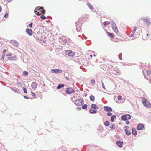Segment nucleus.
I'll use <instances>...</instances> for the list:
<instances>
[{"label": "nucleus", "instance_id": "obj_1", "mask_svg": "<svg viewBox=\"0 0 151 151\" xmlns=\"http://www.w3.org/2000/svg\"><path fill=\"white\" fill-rule=\"evenodd\" d=\"M34 13L37 15H40L42 14H44L45 12V10L42 7L37 6L36 7L34 11Z\"/></svg>", "mask_w": 151, "mask_h": 151}, {"label": "nucleus", "instance_id": "obj_2", "mask_svg": "<svg viewBox=\"0 0 151 151\" xmlns=\"http://www.w3.org/2000/svg\"><path fill=\"white\" fill-rule=\"evenodd\" d=\"M143 73L144 77L146 79L149 77H151V71L149 69L144 70L143 71Z\"/></svg>", "mask_w": 151, "mask_h": 151}, {"label": "nucleus", "instance_id": "obj_3", "mask_svg": "<svg viewBox=\"0 0 151 151\" xmlns=\"http://www.w3.org/2000/svg\"><path fill=\"white\" fill-rule=\"evenodd\" d=\"M131 116L129 114L124 115L121 117V120L123 121H126L131 119Z\"/></svg>", "mask_w": 151, "mask_h": 151}, {"label": "nucleus", "instance_id": "obj_4", "mask_svg": "<svg viewBox=\"0 0 151 151\" xmlns=\"http://www.w3.org/2000/svg\"><path fill=\"white\" fill-rule=\"evenodd\" d=\"M75 104L77 106H81L83 104V102L81 99H78L75 102Z\"/></svg>", "mask_w": 151, "mask_h": 151}, {"label": "nucleus", "instance_id": "obj_5", "mask_svg": "<svg viewBox=\"0 0 151 151\" xmlns=\"http://www.w3.org/2000/svg\"><path fill=\"white\" fill-rule=\"evenodd\" d=\"M65 91L66 93L68 94H71L72 93L75 92V91L71 88H66Z\"/></svg>", "mask_w": 151, "mask_h": 151}, {"label": "nucleus", "instance_id": "obj_6", "mask_svg": "<svg viewBox=\"0 0 151 151\" xmlns=\"http://www.w3.org/2000/svg\"><path fill=\"white\" fill-rule=\"evenodd\" d=\"M65 53L66 55L70 57H73L75 55L74 52H72L70 50H68L65 51Z\"/></svg>", "mask_w": 151, "mask_h": 151}, {"label": "nucleus", "instance_id": "obj_7", "mask_svg": "<svg viewBox=\"0 0 151 151\" xmlns=\"http://www.w3.org/2000/svg\"><path fill=\"white\" fill-rule=\"evenodd\" d=\"M143 19L145 24L147 25L148 26H150L151 24V23L148 18H143Z\"/></svg>", "mask_w": 151, "mask_h": 151}, {"label": "nucleus", "instance_id": "obj_8", "mask_svg": "<svg viewBox=\"0 0 151 151\" xmlns=\"http://www.w3.org/2000/svg\"><path fill=\"white\" fill-rule=\"evenodd\" d=\"M51 72L53 73L58 74L61 73L62 70L59 69H52L51 70Z\"/></svg>", "mask_w": 151, "mask_h": 151}, {"label": "nucleus", "instance_id": "obj_9", "mask_svg": "<svg viewBox=\"0 0 151 151\" xmlns=\"http://www.w3.org/2000/svg\"><path fill=\"white\" fill-rule=\"evenodd\" d=\"M82 18H80L78 19L77 22H76V26H81L82 24Z\"/></svg>", "mask_w": 151, "mask_h": 151}, {"label": "nucleus", "instance_id": "obj_10", "mask_svg": "<svg viewBox=\"0 0 151 151\" xmlns=\"http://www.w3.org/2000/svg\"><path fill=\"white\" fill-rule=\"evenodd\" d=\"M144 99L142 101V103L146 107H149L150 106L149 104H148L147 101V99L145 98H144Z\"/></svg>", "mask_w": 151, "mask_h": 151}, {"label": "nucleus", "instance_id": "obj_11", "mask_svg": "<svg viewBox=\"0 0 151 151\" xmlns=\"http://www.w3.org/2000/svg\"><path fill=\"white\" fill-rule=\"evenodd\" d=\"M10 42L14 46H17L18 45V42L15 40H12L10 41Z\"/></svg>", "mask_w": 151, "mask_h": 151}, {"label": "nucleus", "instance_id": "obj_12", "mask_svg": "<svg viewBox=\"0 0 151 151\" xmlns=\"http://www.w3.org/2000/svg\"><path fill=\"white\" fill-rule=\"evenodd\" d=\"M144 127V125L142 124L139 123L138 124L137 127V129L139 130L142 129Z\"/></svg>", "mask_w": 151, "mask_h": 151}, {"label": "nucleus", "instance_id": "obj_13", "mask_svg": "<svg viewBox=\"0 0 151 151\" xmlns=\"http://www.w3.org/2000/svg\"><path fill=\"white\" fill-rule=\"evenodd\" d=\"M104 110L106 111L111 112L112 111V109L111 107L107 106H105L104 107Z\"/></svg>", "mask_w": 151, "mask_h": 151}, {"label": "nucleus", "instance_id": "obj_14", "mask_svg": "<svg viewBox=\"0 0 151 151\" xmlns=\"http://www.w3.org/2000/svg\"><path fill=\"white\" fill-rule=\"evenodd\" d=\"M26 33L28 34L29 36H31L32 35L33 32L32 30L29 29H27L26 30Z\"/></svg>", "mask_w": 151, "mask_h": 151}, {"label": "nucleus", "instance_id": "obj_15", "mask_svg": "<svg viewBox=\"0 0 151 151\" xmlns=\"http://www.w3.org/2000/svg\"><path fill=\"white\" fill-rule=\"evenodd\" d=\"M116 144L119 147H122L123 146V142H121L120 141H117L116 142Z\"/></svg>", "mask_w": 151, "mask_h": 151}, {"label": "nucleus", "instance_id": "obj_16", "mask_svg": "<svg viewBox=\"0 0 151 151\" xmlns=\"http://www.w3.org/2000/svg\"><path fill=\"white\" fill-rule=\"evenodd\" d=\"M12 91H14L15 93H17L18 94H20V90L17 88H11Z\"/></svg>", "mask_w": 151, "mask_h": 151}, {"label": "nucleus", "instance_id": "obj_17", "mask_svg": "<svg viewBox=\"0 0 151 151\" xmlns=\"http://www.w3.org/2000/svg\"><path fill=\"white\" fill-rule=\"evenodd\" d=\"M87 5L88 7L90 8V9L93 12H94L95 11V9L93 8V7L92 6L91 4L89 3H88L87 4Z\"/></svg>", "mask_w": 151, "mask_h": 151}, {"label": "nucleus", "instance_id": "obj_18", "mask_svg": "<svg viewBox=\"0 0 151 151\" xmlns=\"http://www.w3.org/2000/svg\"><path fill=\"white\" fill-rule=\"evenodd\" d=\"M132 134L134 135H136L137 134V132L136 129L132 127Z\"/></svg>", "mask_w": 151, "mask_h": 151}, {"label": "nucleus", "instance_id": "obj_19", "mask_svg": "<svg viewBox=\"0 0 151 151\" xmlns=\"http://www.w3.org/2000/svg\"><path fill=\"white\" fill-rule=\"evenodd\" d=\"M37 86V84L35 82H32L31 84V87L34 89H35L36 88Z\"/></svg>", "mask_w": 151, "mask_h": 151}, {"label": "nucleus", "instance_id": "obj_20", "mask_svg": "<svg viewBox=\"0 0 151 151\" xmlns=\"http://www.w3.org/2000/svg\"><path fill=\"white\" fill-rule=\"evenodd\" d=\"M112 28L113 30L116 33V34L118 33L119 31L117 26L114 27H112Z\"/></svg>", "mask_w": 151, "mask_h": 151}, {"label": "nucleus", "instance_id": "obj_21", "mask_svg": "<svg viewBox=\"0 0 151 151\" xmlns=\"http://www.w3.org/2000/svg\"><path fill=\"white\" fill-rule=\"evenodd\" d=\"M91 107L92 109H93L95 110L99 109V107L95 104H93L91 105Z\"/></svg>", "mask_w": 151, "mask_h": 151}, {"label": "nucleus", "instance_id": "obj_22", "mask_svg": "<svg viewBox=\"0 0 151 151\" xmlns=\"http://www.w3.org/2000/svg\"><path fill=\"white\" fill-rule=\"evenodd\" d=\"M65 86V85L63 84H60L57 87V89H61L62 88L64 87Z\"/></svg>", "mask_w": 151, "mask_h": 151}, {"label": "nucleus", "instance_id": "obj_23", "mask_svg": "<svg viewBox=\"0 0 151 151\" xmlns=\"http://www.w3.org/2000/svg\"><path fill=\"white\" fill-rule=\"evenodd\" d=\"M124 130L126 132L125 134L126 135L129 136L131 134V132H130V131H129L127 130V129H125Z\"/></svg>", "mask_w": 151, "mask_h": 151}, {"label": "nucleus", "instance_id": "obj_24", "mask_svg": "<svg viewBox=\"0 0 151 151\" xmlns=\"http://www.w3.org/2000/svg\"><path fill=\"white\" fill-rule=\"evenodd\" d=\"M89 112L91 114H95L97 113V111L93 109L92 108H90L89 109Z\"/></svg>", "mask_w": 151, "mask_h": 151}, {"label": "nucleus", "instance_id": "obj_25", "mask_svg": "<svg viewBox=\"0 0 151 151\" xmlns=\"http://www.w3.org/2000/svg\"><path fill=\"white\" fill-rule=\"evenodd\" d=\"M16 59V57L14 56H13L12 57H8V59L9 60H15Z\"/></svg>", "mask_w": 151, "mask_h": 151}, {"label": "nucleus", "instance_id": "obj_26", "mask_svg": "<svg viewBox=\"0 0 151 151\" xmlns=\"http://www.w3.org/2000/svg\"><path fill=\"white\" fill-rule=\"evenodd\" d=\"M108 36L110 37L113 38H114V35L113 33H110V32H107Z\"/></svg>", "mask_w": 151, "mask_h": 151}, {"label": "nucleus", "instance_id": "obj_27", "mask_svg": "<svg viewBox=\"0 0 151 151\" xmlns=\"http://www.w3.org/2000/svg\"><path fill=\"white\" fill-rule=\"evenodd\" d=\"M116 116L115 115H112L111 117V121L112 122H114V119L116 118Z\"/></svg>", "mask_w": 151, "mask_h": 151}, {"label": "nucleus", "instance_id": "obj_28", "mask_svg": "<svg viewBox=\"0 0 151 151\" xmlns=\"http://www.w3.org/2000/svg\"><path fill=\"white\" fill-rule=\"evenodd\" d=\"M28 74V72L26 71H24L22 74V75L23 76H27Z\"/></svg>", "mask_w": 151, "mask_h": 151}, {"label": "nucleus", "instance_id": "obj_29", "mask_svg": "<svg viewBox=\"0 0 151 151\" xmlns=\"http://www.w3.org/2000/svg\"><path fill=\"white\" fill-rule=\"evenodd\" d=\"M104 124L105 126L106 127H107L109 125L110 123L108 121H106L104 123Z\"/></svg>", "mask_w": 151, "mask_h": 151}, {"label": "nucleus", "instance_id": "obj_30", "mask_svg": "<svg viewBox=\"0 0 151 151\" xmlns=\"http://www.w3.org/2000/svg\"><path fill=\"white\" fill-rule=\"evenodd\" d=\"M90 99L91 101H93L95 100V98L93 96L91 95L90 96Z\"/></svg>", "mask_w": 151, "mask_h": 151}, {"label": "nucleus", "instance_id": "obj_31", "mask_svg": "<svg viewBox=\"0 0 151 151\" xmlns=\"http://www.w3.org/2000/svg\"><path fill=\"white\" fill-rule=\"evenodd\" d=\"M87 105L86 104H85L82 106V108L83 109H86L87 108Z\"/></svg>", "mask_w": 151, "mask_h": 151}, {"label": "nucleus", "instance_id": "obj_32", "mask_svg": "<svg viewBox=\"0 0 151 151\" xmlns=\"http://www.w3.org/2000/svg\"><path fill=\"white\" fill-rule=\"evenodd\" d=\"M110 22H109V21H105L104 22L103 24H104L105 25V26H107L109 24H110Z\"/></svg>", "mask_w": 151, "mask_h": 151}, {"label": "nucleus", "instance_id": "obj_33", "mask_svg": "<svg viewBox=\"0 0 151 151\" xmlns=\"http://www.w3.org/2000/svg\"><path fill=\"white\" fill-rule=\"evenodd\" d=\"M76 26V30L78 32H80L81 29V26Z\"/></svg>", "mask_w": 151, "mask_h": 151}, {"label": "nucleus", "instance_id": "obj_34", "mask_svg": "<svg viewBox=\"0 0 151 151\" xmlns=\"http://www.w3.org/2000/svg\"><path fill=\"white\" fill-rule=\"evenodd\" d=\"M23 91H24V93H27V91L26 88L25 87H23Z\"/></svg>", "mask_w": 151, "mask_h": 151}, {"label": "nucleus", "instance_id": "obj_35", "mask_svg": "<svg viewBox=\"0 0 151 151\" xmlns=\"http://www.w3.org/2000/svg\"><path fill=\"white\" fill-rule=\"evenodd\" d=\"M137 29V27L136 26H135L134 27V29L132 31V33H135V32L136 30Z\"/></svg>", "mask_w": 151, "mask_h": 151}, {"label": "nucleus", "instance_id": "obj_36", "mask_svg": "<svg viewBox=\"0 0 151 151\" xmlns=\"http://www.w3.org/2000/svg\"><path fill=\"white\" fill-rule=\"evenodd\" d=\"M40 18L43 20H45L46 19V17L43 15H41L40 17Z\"/></svg>", "mask_w": 151, "mask_h": 151}, {"label": "nucleus", "instance_id": "obj_37", "mask_svg": "<svg viewBox=\"0 0 151 151\" xmlns=\"http://www.w3.org/2000/svg\"><path fill=\"white\" fill-rule=\"evenodd\" d=\"M112 27H114L116 26L115 23V22H114V21H112Z\"/></svg>", "mask_w": 151, "mask_h": 151}, {"label": "nucleus", "instance_id": "obj_38", "mask_svg": "<svg viewBox=\"0 0 151 151\" xmlns=\"http://www.w3.org/2000/svg\"><path fill=\"white\" fill-rule=\"evenodd\" d=\"M122 97L121 95H119L118 96V100L119 101L121 100L122 99Z\"/></svg>", "mask_w": 151, "mask_h": 151}, {"label": "nucleus", "instance_id": "obj_39", "mask_svg": "<svg viewBox=\"0 0 151 151\" xmlns=\"http://www.w3.org/2000/svg\"><path fill=\"white\" fill-rule=\"evenodd\" d=\"M91 83H94V84H95V80L93 79H92L91 81Z\"/></svg>", "mask_w": 151, "mask_h": 151}, {"label": "nucleus", "instance_id": "obj_40", "mask_svg": "<svg viewBox=\"0 0 151 151\" xmlns=\"http://www.w3.org/2000/svg\"><path fill=\"white\" fill-rule=\"evenodd\" d=\"M31 95L34 97L36 96V95L32 91L31 92Z\"/></svg>", "mask_w": 151, "mask_h": 151}, {"label": "nucleus", "instance_id": "obj_41", "mask_svg": "<svg viewBox=\"0 0 151 151\" xmlns=\"http://www.w3.org/2000/svg\"><path fill=\"white\" fill-rule=\"evenodd\" d=\"M107 114L108 116H109L112 115V113L111 112H107Z\"/></svg>", "mask_w": 151, "mask_h": 151}, {"label": "nucleus", "instance_id": "obj_42", "mask_svg": "<svg viewBox=\"0 0 151 151\" xmlns=\"http://www.w3.org/2000/svg\"><path fill=\"white\" fill-rule=\"evenodd\" d=\"M115 126V124H113L111 126H110V128L112 129H114V127Z\"/></svg>", "mask_w": 151, "mask_h": 151}, {"label": "nucleus", "instance_id": "obj_43", "mask_svg": "<svg viewBox=\"0 0 151 151\" xmlns=\"http://www.w3.org/2000/svg\"><path fill=\"white\" fill-rule=\"evenodd\" d=\"M5 56V54H3V55H2L1 56V60H3L4 59V57Z\"/></svg>", "mask_w": 151, "mask_h": 151}, {"label": "nucleus", "instance_id": "obj_44", "mask_svg": "<svg viewBox=\"0 0 151 151\" xmlns=\"http://www.w3.org/2000/svg\"><path fill=\"white\" fill-rule=\"evenodd\" d=\"M8 16V14L7 13H6L5 14L4 16V17L5 18H7Z\"/></svg>", "mask_w": 151, "mask_h": 151}, {"label": "nucleus", "instance_id": "obj_45", "mask_svg": "<svg viewBox=\"0 0 151 151\" xmlns=\"http://www.w3.org/2000/svg\"><path fill=\"white\" fill-rule=\"evenodd\" d=\"M102 86L103 88L104 89H105L106 88H105V86L103 83L102 82Z\"/></svg>", "mask_w": 151, "mask_h": 151}, {"label": "nucleus", "instance_id": "obj_46", "mask_svg": "<svg viewBox=\"0 0 151 151\" xmlns=\"http://www.w3.org/2000/svg\"><path fill=\"white\" fill-rule=\"evenodd\" d=\"M129 123L130 122L129 121H128V120L126 121V125H128L129 124Z\"/></svg>", "mask_w": 151, "mask_h": 151}, {"label": "nucleus", "instance_id": "obj_47", "mask_svg": "<svg viewBox=\"0 0 151 151\" xmlns=\"http://www.w3.org/2000/svg\"><path fill=\"white\" fill-rule=\"evenodd\" d=\"M33 24V23L31 22V23L29 24V27L30 28H32V25Z\"/></svg>", "mask_w": 151, "mask_h": 151}, {"label": "nucleus", "instance_id": "obj_48", "mask_svg": "<svg viewBox=\"0 0 151 151\" xmlns=\"http://www.w3.org/2000/svg\"><path fill=\"white\" fill-rule=\"evenodd\" d=\"M135 33H132V34L130 35V36L131 37H134V35Z\"/></svg>", "mask_w": 151, "mask_h": 151}, {"label": "nucleus", "instance_id": "obj_49", "mask_svg": "<svg viewBox=\"0 0 151 151\" xmlns=\"http://www.w3.org/2000/svg\"><path fill=\"white\" fill-rule=\"evenodd\" d=\"M119 59H120V60H122V57H121V54H120L119 55Z\"/></svg>", "mask_w": 151, "mask_h": 151}, {"label": "nucleus", "instance_id": "obj_50", "mask_svg": "<svg viewBox=\"0 0 151 151\" xmlns=\"http://www.w3.org/2000/svg\"><path fill=\"white\" fill-rule=\"evenodd\" d=\"M6 49H4L3 50V54H4V53L6 52Z\"/></svg>", "mask_w": 151, "mask_h": 151}, {"label": "nucleus", "instance_id": "obj_51", "mask_svg": "<svg viewBox=\"0 0 151 151\" xmlns=\"http://www.w3.org/2000/svg\"><path fill=\"white\" fill-rule=\"evenodd\" d=\"M12 55V53H10L9 54H8L6 55V56H10L11 57Z\"/></svg>", "mask_w": 151, "mask_h": 151}, {"label": "nucleus", "instance_id": "obj_52", "mask_svg": "<svg viewBox=\"0 0 151 151\" xmlns=\"http://www.w3.org/2000/svg\"><path fill=\"white\" fill-rule=\"evenodd\" d=\"M82 36L84 37V38H85V39L86 40V39H87V37H86L85 36V35H84V34H83L82 35Z\"/></svg>", "mask_w": 151, "mask_h": 151}, {"label": "nucleus", "instance_id": "obj_53", "mask_svg": "<svg viewBox=\"0 0 151 151\" xmlns=\"http://www.w3.org/2000/svg\"><path fill=\"white\" fill-rule=\"evenodd\" d=\"M24 98L25 99H28L29 98L27 96H24Z\"/></svg>", "mask_w": 151, "mask_h": 151}, {"label": "nucleus", "instance_id": "obj_54", "mask_svg": "<svg viewBox=\"0 0 151 151\" xmlns=\"http://www.w3.org/2000/svg\"><path fill=\"white\" fill-rule=\"evenodd\" d=\"M63 43H65H65H66V42H67V40H65H65H63Z\"/></svg>", "mask_w": 151, "mask_h": 151}, {"label": "nucleus", "instance_id": "obj_55", "mask_svg": "<svg viewBox=\"0 0 151 151\" xmlns=\"http://www.w3.org/2000/svg\"><path fill=\"white\" fill-rule=\"evenodd\" d=\"M77 109L78 110H81V107H77Z\"/></svg>", "mask_w": 151, "mask_h": 151}, {"label": "nucleus", "instance_id": "obj_56", "mask_svg": "<svg viewBox=\"0 0 151 151\" xmlns=\"http://www.w3.org/2000/svg\"><path fill=\"white\" fill-rule=\"evenodd\" d=\"M2 10V8L1 6H0V12Z\"/></svg>", "mask_w": 151, "mask_h": 151}, {"label": "nucleus", "instance_id": "obj_57", "mask_svg": "<svg viewBox=\"0 0 151 151\" xmlns=\"http://www.w3.org/2000/svg\"><path fill=\"white\" fill-rule=\"evenodd\" d=\"M124 128H126V129H127V128H129V127L128 126H125L124 127Z\"/></svg>", "mask_w": 151, "mask_h": 151}, {"label": "nucleus", "instance_id": "obj_58", "mask_svg": "<svg viewBox=\"0 0 151 151\" xmlns=\"http://www.w3.org/2000/svg\"><path fill=\"white\" fill-rule=\"evenodd\" d=\"M71 101H72L74 102V101H73V97H71Z\"/></svg>", "mask_w": 151, "mask_h": 151}, {"label": "nucleus", "instance_id": "obj_59", "mask_svg": "<svg viewBox=\"0 0 151 151\" xmlns=\"http://www.w3.org/2000/svg\"><path fill=\"white\" fill-rule=\"evenodd\" d=\"M12 1V0H7V1L9 2V3L11 1Z\"/></svg>", "mask_w": 151, "mask_h": 151}, {"label": "nucleus", "instance_id": "obj_60", "mask_svg": "<svg viewBox=\"0 0 151 151\" xmlns=\"http://www.w3.org/2000/svg\"><path fill=\"white\" fill-rule=\"evenodd\" d=\"M101 137H104V134H102L101 135Z\"/></svg>", "mask_w": 151, "mask_h": 151}, {"label": "nucleus", "instance_id": "obj_61", "mask_svg": "<svg viewBox=\"0 0 151 151\" xmlns=\"http://www.w3.org/2000/svg\"><path fill=\"white\" fill-rule=\"evenodd\" d=\"M50 22V20H48L47 21V22Z\"/></svg>", "mask_w": 151, "mask_h": 151}, {"label": "nucleus", "instance_id": "obj_62", "mask_svg": "<svg viewBox=\"0 0 151 151\" xmlns=\"http://www.w3.org/2000/svg\"><path fill=\"white\" fill-rule=\"evenodd\" d=\"M66 79L67 80H69V78H66Z\"/></svg>", "mask_w": 151, "mask_h": 151}, {"label": "nucleus", "instance_id": "obj_63", "mask_svg": "<svg viewBox=\"0 0 151 151\" xmlns=\"http://www.w3.org/2000/svg\"><path fill=\"white\" fill-rule=\"evenodd\" d=\"M149 34H147V36H149Z\"/></svg>", "mask_w": 151, "mask_h": 151}, {"label": "nucleus", "instance_id": "obj_64", "mask_svg": "<svg viewBox=\"0 0 151 151\" xmlns=\"http://www.w3.org/2000/svg\"><path fill=\"white\" fill-rule=\"evenodd\" d=\"M90 56L92 57V55H90Z\"/></svg>", "mask_w": 151, "mask_h": 151}]
</instances>
